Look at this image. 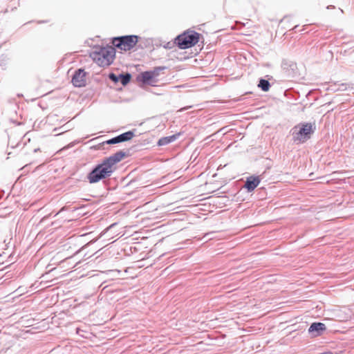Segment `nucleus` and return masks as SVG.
Here are the masks:
<instances>
[{"label": "nucleus", "mask_w": 354, "mask_h": 354, "mask_svg": "<svg viewBox=\"0 0 354 354\" xmlns=\"http://www.w3.org/2000/svg\"><path fill=\"white\" fill-rule=\"evenodd\" d=\"M326 327L324 324L321 322L313 323L309 328L308 333H310L313 337H317L322 334L325 331Z\"/></svg>", "instance_id": "nucleus-7"}, {"label": "nucleus", "mask_w": 354, "mask_h": 354, "mask_svg": "<svg viewBox=\"0 0 354 354\" xmlns=\"http://www.w3.org/2000/svg\"><path fill=\"white\" fill-rule=\"evenodd\" d=\"M19 117L21 118H22V114L20 113H19Z\"/></svg>", "instance_id": "nucleus-20"}, {"label": "nucleus", "mask_w": 354, "mask_h": 354, "mask_svg": "<svg viewBox=\"0 0 354 354\" xmlns=\"http://www.w3.org/2000/svg\"><path fill=\"white\" fill-rule=\"evenodd\" d=\"M119 80L122 85L128 84L131 80V75L129 73L121 74L119 76Z\"/></svg>", "instance_id": "nucleus-13"}, {"label": "nucleus", "mask_w": 354, "mask_h": 354, "mask_svg": "<svg viewBox=\"0 0 354 354\" xmlns=\"http://www.w3.org/2000/svg\"><path fill=\"white\" fill-rule=\"evenodd\" d=\"M178 134H174L172 136L161 138L160 139H159V140L158 142V146L167 145L175 141L178 138Z\"/></svg>", "instance_id": "nucleus-10"}, {"label": "nucleus", "mask_w": 354, "mask_h": 354, "mask_svg": "<svg viewBox=\"0 0 354 354\" xmlns=\"http://www.w3.org/2000/svg\"><path fill=\"white\" fill-rule=\"evenodd\" d=\"M200 34L194 31L185 32L177 37L178 46L181 49H185L196 44L199 40Z\"/></svg>", "instance_id": "nucleus-5"}, {"label": "nucleus", "mask_w": 354, "mask_h": 354, "mask_svg": "<svg viewBox=\"0 0 354 354\" xmlns=\"http://www.w3.org/2000/svg\"><path fill=\"white\" fill-rule=\"evenodd\" d=\"M165 69V66H159V67H156L155 68L153 71H149L151 73H153L151 75L153 76L154 79L155 80H157V77L160 74V72L161 71H163Z\"/></svg>", "instance_id": "nucleus-14"}, {"label": "nucleus", "mask_w": 354, "mask_h": 354, "mask_svg": "<svg viewBox=\"0 0 354 354\" xmlns=\"http://www.w3.org/2000/svg\"><path fill=\"white\" fill-rule=\"evenodd\" d=\"M109 77V79L111 80L112 81H113L114 82H117L119 80V77H118L114 73H110Z\"/></svg>", "instance_id": "nucleus-16"}, {"label": "nucleus", "mask_w": 354, "mask_h": 354, "mask_svg": "<svg viewBox=\"0 0 354 354\" xmlns=\"http://www.w3.org/2000/svg\"><path fill=\"white\" fill-rule=\"evenodd\" d=\"M73 84L76 87L84 86L86 84V73L80 68L75 71L71 80Z\"/></svg>", "instance_id": "nucleus-6"}, {"label": "nucleus", "mask_w": 354, "mask_h": 354, "mask_svg": "<svg viewBox=\"0 0 354 354\" xmlns=\"http://www.w3.org/2000/svg\"><path fill=\"white\" fill-rule=\"evenodd\" d=\"M26 325H24L25 323L24 322V327H28L29 326H30V323H28V320H26Z\"/></svg>", "instance_id": "nucleus-17"}, {"label": "nucleus", "mask_w": 354, "mask_h": 354, "mask_svg": "<svg viewBox=\"0 0 354 354\" xmlns=\"http://www.w3.org/2000/svg\"><path fill=\"white\" fill-rule=\"evenodd\" d=\"M127 156L122 151L103 160L88 174V180L90 183H96L102 179L110 177L115 170V165L120 162Z\"/></svg>", "instance_id": "nucleus-1"}, {"label": "nucleus", "mask_w": 354, "mask_h": 354, "mask_svg": "<svg viewBox=\"0 0 354 354\" xmlns=\"http://www.w3.org/2000/svg\"><path fill=\"white\" fill-rule=\"evenodd\" d=\"M260 182L259 176H250L245 181V187L248 192H252L259 185Z\"/></svg>", "instance_id": "nucleus-8"}, {"label": "nucleus", "mask_w": 354, "mask_h": 354, "mask_svg": "<svg viewBox=\"0 0 354 354\" xmlns=\"http://www.w3.org/2000/svg\"><path fill=\"white\" fill-rule=\"evenodd\" d=\"M133 136L134 133L133 131H131L125 132L118 136L120 142L130 140Z\"/></svg>", "instance_id": "nucleus-11"}, {"label": "nucleus", "mask_w": 354, "mask_h": 354, "mask_svg": "<svg viewBox=\"0 0 354 354\" xmlns=\"http://www.w3.org/2000/svg\"><path fill=\"white\" fill-rule=\"evenodd\" d=\"M138 37L136 35H126L113 39L112 44L121 50H130L138 43Z\"/></svg>", "instance_id": "nucleus-3"}, {"label": "nucleus", "mask_w": 354, "mask_h": 354, "mask_svg": "<svg viewBox=\"0 0 354 354\" xmlns=\"http://www.w3.org/2000/svg\"><path fill=\"white\" fill-rule=\"evenodd\" d=\"M120 139H119V137L118 136L115 137V138H113L111 139H109L108 140L106 143L108 144V145H114V144H118V143H120Z\"/></svg>", "instance_id": "nucleus-15"}, {"label": "nucleus", "mask_w": 354, "mask_h": 354, "mask_svg": "<svg viewBox=\"0 0 354 354\" xmlns=\"http://www.w3.org/2000/svg\"><path fill=\"white\" fill-rule=\"evenodd\" d=\"M258 86L261 88L263 91H268L270 87V84L268 80L261 79Z\"/></svg>", "instance_id": "nucleus-12"}, {"label": "nucleus", "mask_w": 354, "mask_h": 354, "mask_svg": "<svg viewBox=\"0 0 354 354\" xmlns=\"http://www.w3.org/2000/svg\"><path fill=\"white\" fill-rule=\"evenodd\" d=\"M115 52L112 47L100 48L98 50L93 51L90 56L100 66H108L113 61Z\"/></svg>", "instance_id": "nucleus-2"}, {"label": "nucleus", "mask_w": 354, "mask_h": 354, "mask_svg": "<svg viewBox=\"0 0 354 354\" xmlns=\"http://www.w3.org/2000/svg\"><path fill=\"white\" fill-rule=\"evenodd\" d=\"M152 74L149 71L142 73L140 76V80L144 84L153 86L157 82V80L154 79Z\"/></svg>", "instance_id": "nucleus-9"}, {"label": "nucleus", "mask_w": 354, "mask_h": 354, "mask_svg": "<svg viewBox=\"0 0 354 354\" xmlns=\"http://www.w3.org/2000/svg\"><path fill=\"white\" fill-rule=\"evenodd\" d=\"M3 196V192L0 191V198H1Z\"/></svg>", "instance_id": "nucleus-18"}, {"label": "nucleus", "mask_w": 354, "mask_h": 354, "mask_svg": "<svg viewBox=\"0 0 354 354\" xmlns=\"http://www.w3.org/2000/svg\"><path fill=\"white\" fill-rule=\"evenodd\" d=\"M185 109H185V108L180 109V111H182L183 110H185Z\"/></svg>", "instance_id": "nucleus-21"}, {"label": "nucleus", "mask_w": 354, "mask_h": 354, "mask_svg": "<svg viewBox=\"0 0 354 354\" xmlns=\"http://www.w3.org/2000/svg\"><path fill=\"white\" fill-rule=\"evenodd\" d=\"M313 132L311 123L302 124L301 127H295L292 129V139L295 142H304Z\"/></svg>", "instance_id": "nucleus-4"}, {"label": "nucleus", "mask_w": 354, "mask_h": 354, "mask_svg": "<svg viewBox=\"0 0 354 354\" xmlns=\"http://www.w3.org/2000/svg\"><path fill=\"white\" fill-rule=\"evenodd\" d=\"M21 177V176L20 175V176H19L18 179H17V183H16V184H15V186H17V183H18V182H19V180H20Z\"/></svg>", "instance_id": "nucleus-19"}]
</instances>
